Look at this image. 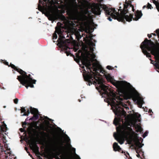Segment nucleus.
Returning a JSON list of instances; mask_svg holds the SVG:
<instances>
[{
	"instance_id": "nucleus-1",
	"label": "nucleus",
	"mask_w": 159,
	"mask_h": 159,
	"mask_svg": "<svg viewBox=\"0 0 159 159\" xmlns=\"http://www.w3.org/2000/svg\"><path fill=\"white\" fill-rule=\"evenodd\" d=\"M81 61L82 64L90 71H86L84 70L85 72L87 73L86 74H83L84 80L88 83V85H90L93 84L96 85L97 84L99 85V88L103 91L104 94L107 95L110 94L109 92L110 90L108 86L103 84L104 81L103 78L99 77L100 75V74L97 71L93 72L91 70L92 64L90 60L88 57L84 56L81 59Z\"/></svg>"
},
{
	"instance_id": "nucleus-2",
	"label": "nucleus",
	"mask_w": 159,
	"mask_h": 159,
	"mask_svg": "<svg viewBox=\"0 0 159 159\" xmlns=\"http://www.w3.org/2000/svg\"><path fill=\"white\" fill-rule=\"evenodd\" d=\"M129 3L125 2L124 4V9L120 14L117 12L115 8H108L106 6L104 7L106 15L108 17V19L110 21L112 20V19H117L119 21H121L124 23H126L125 20L126 21L130 22L133 19L134 20H138L143 15L141 11L137 10L135 13V17L133 18V15L129 13L127 8L129 7Z\"/></svg>"
},
{
	"instance_id": "nucleus-3",
	"label": "nucleus",
	"mask_w": 159,
	"mask_h": 159,
	"mask_svg": "<svg viewBox=\"0 0 159 159\" xmlns=\"http://www.w3.org/2000/svg\"><path fill=\"white\" fill-rule=\"evenodd\" d=\"M110 94L106 95L109 97L111 103L114 104H116L115 109L116 111V115L117 116V118H115L114 121L113 123L116 126L119 125L121 122L122 123L124 122L122 116L125 117L126 114V111L124 110L123 108L121 107L120 106H121L122 107L125 108L129 109L127 105L124 103L122 101L123 100L124 98V95L121 94L120 96L123 97V98H120V96H117L116 94L113 92H109Z\"/></svg>"
},
{
	"instance_id": "nucleus-4",
	"label": "nucleus",
	"mask_w": 159,
	"mask_h": 159,
	"mask_svg": "<svg viewBox=\"0 0 159 159\" xmlns=\"http://www.w3.org/2000/svg\"><path fill=\"white\" fill-rule=\"evenodd\" d=\"M156 45L151 39L145 38L141 43L140 48L143 53L148 58H151V56L148 51L150 52L151 54L154 56L156 63L154 62V66L159 70V55L156 49ZM159 73V71L157 70Z\"/></svg>"
},
{
	"instance_id": "nucleus-5",
	"label": "nucleus",
	"mask_w": 159,
	"mask_h": 159,
	"mask_svg": "<svg viewBox=\"0 0 159 159\" xmlns=\"http://www.w3.org/2000/svg\"><path fill=\"white\" fill-rule=\"evenodd\" d=\"M9 66L11 67L15 70L18 72L21 75L17 76V79L22 85L25 86L27 89L30 87L34 88V84H35L36 80L33 79L30 74L28 75L26 73L20 69L18 68L14 65L10 63Z\"/></svg>"
},
{
	"instance_id": "nucleus-6",
	"label": "nucleus",
	"mask_w": 159,
	"mask_h": 159,
	"mask_svg": "<svg viewBox=\"0 0 159 159\" xmlns=\"http://www.w3.org/2000/svg\"><path fill=\"white\" fill-rule=\"evenodd\" d=\"M9 66L11 67L15 70L18 72L21 75L17 76V79L22 85L25 86L27 89L30 87L34 88V84H35L36 80L33 79L30 74L28 75L26 73L20 69L18 68L14 65L10 63Z\"/></svg>"
},
{
	"instance_id": "nucleus-7",
	"label": "nucleus",
	"mask_w": 159,
	"mask_h": 159,
	"mask_svg": "<svg viewBox=\"0 0 159 159\" xmlns=\"http://www.w3.org/2000/svg\"><path fill=\"white\" fill-rule=\"evenodd\" d=\"M119 131L122 135H118L116 136L114 134V136L115 139L120 144L124 143V138H127L130 135L131 133H134L131 127L126 125L123 126L120 125Z\"/></svg>"
},
{
	"instance_id": "nucleus-8",
	"label": "nucleus",
	"mask_w": 159,
	"mask_h": 159,
	"mask_svg": "<svg viewBox=\"0 0 159 159\" xmlns=\"http://www.w3.org/2000/svg\"><path fill=\"white\" fill-rule=\"evenodd\" d=\"M117 89V91L119 93H121V95H123L124 98L127 100L131 97V93H128L123 85L121 81H113L111 82Z\"/></svg>"
},
{
	"instance_id": "nucleus-9",
	"label": "nucleus",
	"mask_w": 159,
	"mask_h": 159,
	"mask_svg": "<svg viewBox=\"0 0 159 159\" xmlns=\"http://www.w3.org/2000/svg\"><path fill=\"white\" fill-rule=\"evenodd\" d=\"M128 92L131 93V97L129 99L133 98L135 101H136L138 104L140 106L141 108L142 107V105L144 103L143 98L140 97L138 93H136L131 91H128Z\"/></svg>"
},
{
	"instance_id": "nucleus-10",
	"label": "nucleus",
	"mask_w": 159,
	"mask_h": 159,
	"mask_svg": "<svg viewBox=\"0 0 159 159\" xmlns=\"http://www.w3.org/2000/svg\"><path fill=\"white\" fill-rule=\"evenodd\" d=\"M63 41L62 40L59 43L60 44L61 47L62 48V50L64 51L65 53H66V55L68 56L70 55L71 56H74L70 52V51L68 49H70L69 48L67 45V43H68V39Z\"/></svg>"
},
{
	"instance_id": "nucleus-11",
	"label": "nucleus",
	"mask_w": 159,
	"mask_h": 159,
	"mask_svg": "<svg viewBox=\"0 0 159 159\" xmlns=\"http://www.w3.org/2000/svg\"><path fill=\"white\" fill-rule=\"evenodd\" d=\"M63 24L60 22H58L57 24V27L55 28V32L57 33L59 35H61L62 34V28Z\"/></svg>"
},
{
	"instance_id": "nucleus-12",
	"label": "nucleus",
	"mask_w": 159,
	"mask_h": 159,
	"mask_svg": "<svg viewBox=\"0 0 159 159\" xmlns=\"http://www.w3.org/2000/svg\"><path fill=\"white\" fill-rule=\"evenodd\" d=\"M101 8L99 6H96L93 10V12L94 13L97 15H100L101 14Z\"/></svg>"
},
{
	"instance_id": "nucleus-13",
	"label": "nucleus",
	"mask_w": 159,
	"mask_h": 159,
	"mask_svg": "<svg viewBox=\"0 0 159 159\" xmlns=\"http://www.w3.org/2000/svg\"><path fill=\"white\" fill-rule=\"evenodd\" d=\"M31 149L34 150V152H38L39 154V148L37 146L36 144L34 143H31Z\"/></svg>"
},
{
	"instance_id": "nucleus-14",
	"label": "nucleus",
	"mask_w": 159,
	"mask_h": 159,
	"mask_svg": "<svg viewBox=\"0 0 159 159\" xmlns=\"http://www.w3.org/2000/svg\"><path fill=\"white\" fill-rule=\"evenodd\" d=\"M113 147L114 151H118L120 152L121 150V148L118 145V143L116 142H115L113 145Z\"/></svg>"
},
{
	"instance_id": "nucleus-15",
	"label": "nucleus",
	"mask_w": 159,
	"mask_h": 159,
	"mask_svg": "<svg viewBox=\"0 0 159 159\" xmlns=\"http://www.w3.org/2000/svg\"><path fill=\"white\" fill-rule=\"evenodd\" d=\"M7 128L6 125L4 124L1 125H0V134H2V133L5 132L7 130Z\"/></svg>"
},
{
	"instance_id": "nucleus-16",
	"label": "nucleus",
	"mask_w": 159,
	"mask_h": 159,
	"mask_svg": "<svg viewBox=\"0 0 159 159\" xmlns=\"http://www.w3.org/2000/svg\"><path fill=\"white\" fill-rule=\"evenodd\" d=\"M30 113L34 115L39 113L38 110L36 108L30 107Z\"/></svg>"
},
{
	"instance_id": "nucleus-17",
	"label": "nucleus",
	"mask_w": 159,
	"mask_h": 159,
	"mask_svg": "<svg viewBox=\"0 0 159 159\" xmlns=\"http://www.w3.org/2000/svg\"><path fill=\"white\" fill-rule=\"evenodd\" d=\"M39 113L34 114L33 116L30 119V120H37L39 117Z\"/></svg>"
},
{
	"instance_id": "nucleus-18",
	"label": "nucleus",
	"mask_w": 159,
	"mask_h": 159,
	"mask_svg": "<svg viewBox=\"0 0 159 159\" xmlns=\"http://www.w3.org/2000/svg\"><path fill=\"white\" fill-rule=\"evenodd\" d=\"M135 128L136 129V132H140V133H142L143 129L141 126L137 125L135 127Z\"/></svg>"
},
{
	"instance_id": "nucleus-19",
	"label": "nucleus",
	"mask_w": 159,
	"mask_h": 159,
	"mask_svg": "<svg viewBox=\"0 0 159 159\" xmlns=\"http://www.w3.org/2000/svg\"><path fill=\"white\" fill-rule=\"evenodd\" d=\"M153 3L155 5L158 11L159 12V2L158 1L152 0Z\"/></svg>"
},
{
	"instance_id": "nucleus-20",
	"label": "nucleus",
	"mask_w": 159,
	"mask_h": 159,
	"mask_svg": "<svg viewBox=\"0 0 159 159\" xmlns=\"http://www.w3.org/2000/svg\"><path fill=\"white\" fill-rule=\"evenodd\" d=\"M106 78L108 81H109L111 82L113 81L112 77L109 74L106 76Z\"/></svg>"
},
{
	"instance_id": "nucleus-21",
	"label": "nucleus",
	"mask_w": 159,
	"mask_h": 159,
	"mask_svg": "<svg viewBox=\"0 0 159 159\" xmlns=\"http://www.w3.org/2000/svg\"><path fill=\"white\" fill-rule=\"evenodd\" d=\"M58 17L60 19L63 21H64L66 20V17L62 14L59 15Z\"/></svg>"
},
{
	"instance_id": "nucleus-22",
	"label": "nucleus",
	"mask_w": 159,
	"mask_h": 159,
	"mask_svg": "<svg viewBox=\"0 0 159 159\" xmlns=\"http://www.w3.org/2000/svg\"><path fill=\"white\" fill-rule=\"evenodd\" d=\"M89 45L90 46V47H92L95 46V44L94 43L92 39H89Z\"/></svg>"
},
{
	"instance_id": "nucleus-23",
	"label": "nucleus",
	"mask_w": 159,
	"mask_h": 159,
	"mask_svg": "<svg viewBox=\"0 0 159 159\" xmlns=\"http://www.w3.org/2000/svg\"><path fill=\"white\" fill-rule=\"evenodd\" d=\"M77 40H80L81 38V36L79 32L75 34Z\"/></svg>"
},
{
	"instance_id": "nucleus-24",
	"label": "nucleus",
	"mask_w": 159,
	"mask_h": 159,
	"mask_svg": "<svg viewBox=\"0 0 159 159\" xmlns=\"http://www.w3.org/2000/svg\"><path fill=\"white\" fill-rule=\"evenodd\" d=\"M40 134H43L46 137H48L49 139H50V137H49V135L48 134H47L46 133L44 132V131H42L40 132Z\"/></svg>"
},
{
	"instance_id": "nucleus-25",
	"label": "nucleus",
	"mask_w": 159,
	"mask_h": 159,
	"mask_svg": "<svg viewBox=\"0 0 159 159\" xmlns=\"http://www.w3.org/2000/svg\"><path fill=\"white\" fill-rule=\"evenodd\" d=\"M143 145V144L141 143L139 141L138 143L136 145V146L138 147L139 149L141 148Z\"/></svg>"
},
{
	"instance_id": "nucleus-26",
	"label": "nucleus",
	"mask_w": 159,
	"mask_h": 159,
	"mask_svg": "<svg viewBox=\"0 0 159 159\" xmlns=\"http://www.w3.org/2000/svg\"><path fill=\"white\" fill-rule=\"evenodd\" d=\"M91 67H92L91 68V70H93V71H94L96 72L98 70L97 68L95 67H94V65H93L92 66H91Z\"/></svg>"
},
{
	"instance_id": "nucleus-27",
	"label": "nucleus",
	"mask_w": 159,
	"mask_h": 159,
	"mask_svg": "<svg viewBox=\"0 0 159 159\" xmlns=\"http://www.w3.org/2000/svg\"><path fill=\"white\" fill-rule=\"evenodd\" d=\"M89 49L90 52L93 54V56H95V55L93 54L94 50L93 48L92 47H90Z\"/></svg>"
},
{
	"instance_id": "nucleus-28",
	"label": "nucleus",
	"mask_w": 159,
	"mask_h": 159,
	"mask_svg": "<svg viewBox=\"0 0 159 159\" xmlns=\"http://www.w3.org/2000/svg\"><path fill=\"white\" fill-rule=\"evenodd\" d=\"M26 109H25V107H22L20 109L21 110V113H22L23 112H26Z\"/></svg>"
},
{
	"instance_id": "nucleus-29",
	"label": "nucleus",
	"mask_w": 159,
	"mask_h": 159,
	"mask_svg": "<svg viewBox=\"0 0 159 159\" xmlns=\"http://www.w3.org/2000/svg\"><path fill=\"white\" fill-rule=\"evenodd\" d=\"M136 150V153L138 154L139 153H140L141 152H142L143 153V152L141 149H140L139 148L136 149V148L135 149Z\"/></svg>"
},
{
	"instance_id": "nucleus-30",
	"label": "nucleus",
	"mask_w": 159,
	"mask_h": 159,
	"mask_svg": "<svg viewBox=\"0 0 159 159\" xmlns=\"http://www.w3.org/2000/svg\"><path fill=\"white\" fill-rule=\"evenodd\" d=\"M86 38L87 39H92V40L93 39V36L92 35V34H90L89 36H86Z\"/></svg>"
},
{
	"instance_id": "nucleus-31",
	"label": "nucleus",
	"mask_w": 159,
	"mask_h": 159,
	"mask_svg": "<svg viewBox=\"0 0 159 159\" xmlns=\"http://www.w3.org/2000/svg\"><path fill=\"white\" fill-rule=\"evenodd\" d=\"M147 7L148 9H152V7L151 4H150L149 3H148V5Z\"/></svg>"
},
{
	"instance_id": "nucleus-32",
	"label": "nucleus",
	"mask_w": 159,
	"mask_h": 159,
	"mask_svg": "<svg viewBox=\"0 0 159 159\" xmlns=\"http://www.w3.org/2000/svg\"><path fill=\"white\" fill-rule=\"evenodd\" d=\"M84 13L85 15H90V13L89 12V11L88 10L85 11L84 12Z\"/></svg>"
},
{
	"instance_id": "nucleus-33",
	"label": "nucleus",
	"mask_w": 159,
	"mask_h": 159,
	"mask_svg": "<svg viewBox=\"0 0 159 159\" xmlns=\"http://www.w3.org/2000/svg\"><path fill=\"white\" fill-rule=\"evenodd\" d=\"M57 34H56V33H54L53 34L52 37L53 39H57Z\"/></svg>"
},
{
	"instance_id": "nucleus-34",
	"label": "nucleus",
	"mask_w": 159,
	"mask_h": 159,
	"mask_svg": "<svg viewBox=\"0 0 159 159\" xmlns=\"http://www.w3.org/2000/svg\"><path fill=\"white\" fill-rule=\"evenodd\" d=\"M148 132L147 131H146L143 134V137L144 138L147 136Z\"/></svg>"
},
{
	"instance_id": "nucleus-35",
	"label": "nucleus",
	"mask_w": 159,
	"mask_h": 159,
	"mask_svg": "<svg viewBox=\"0 0 159 159\" xmlns=\"http://www.w3.org/2000/svg\"><path fill=\"white\" fill-rule=\"evenodd\" d=\"M0 147H1V152H5V151L4 149V148H3L2 146L1 145V143H0Z\"/></svg>"
},
{
	"instance_id": "nucleus-36",
	"label": "nucleus",
	"mask_w": 159,
	"mask_h": 159,
	"mask_svg": "<svg viewBox=\"0 0 159 159\" xmlns=\"http://www.w3.org/2000/svg\"><path fill=\"white\" fill-rule=\"evenodd\" d=\"M155 32L158 36V38H159V29L156 30Z\"/></svg>"
},
{
	"instance_id": "nucleus-37",
	"label": "nucleus",
	"mask_w": 159,
	"mask_h": 159,
	"mask_svg": "<svg viewBox=\"0 0 159 159\" xmlns=\"http://www.w3.org/2000/svg\"><path fill=\"white\" fill-rule=\"evenodd\" d=\"M129 5H130V7H132V10L133 11H134V6L132 5L131 4H129Z\"/></svg>"
},
{
	"instance_id": "nucleus-38",
	"label": "nucleus",
	"mask_w": 159,
	"mask_h": 159,
	"mask_svg": "<svg viewBox=\"0 0 159 159\" xmlns=\"http://www.w3.org/2000/svg\"><path fill=\"white\" fill-rule=\"evenodd\" d=\"M18 99L17 98H16L14 100V102L15 103L17 104L18 103Z\"/></svg>"
},
{
	"instance_id": "nucleus-39",
	"label": "nucleus",
	"mask_w": 159,
	"mask_h": 159,
	"mask_svg": "<svg viewBox=\"0 0 159 159\" xmlns=\"http://www.w3.org/2000/svg\"><path fill=\"white\" fill-rule=\"evenodd\" d=\"M60 147L62 148H64V147L63 146V143L62 142V141H61L60 142Z\"/></svg>"
},
{
	"instance_id": "nucleus-40",
	"label": "nucleus",
	"mask_w": 159,
	"mask_h": 159,
	"mask_svg": "<svg viewBox=\"0 0 159 159\" xmlns=\"http://www.w3.org/2000/svg\"><path fill=\"white\" fill-rule=\"evenodd\" d=\"M107 68L108 70H111L113 69V68L110 66H107Z\"/></svg>"
},
{
	"instance_id": "nucleus-41",
	"label": "nucleus",
	"mask_w": 159,
	"mask_h": 159,
	"mask_svg": "<svg viewBox=\"0 0 159 159\" xmlns=\"http://www.w3.org/2000/svg\"><path fill=\"white\" fill-rule=\"evenodd\" d=\"M26 113H27L28 114V115L30 113V110L29 109H28V108H27L26 109Z\"/></svg>"
},
{
	"instance_id": "nucleus-42",
	"label": "nucleus",
	"mask_w": 159,
	"mask_h": 159,
	"mask_svg": "<svg viewBox=\"0 0 159 159\" xmlns=\"http://www.w3.org/2000/svg\"><path fill=\"white\" fill-rule=\"evenodd\" d=\"M148 112L149 113H150V114L151 115H152V114L153 113V112L152 111V110L150 109H149Z\"/></svg>"
},
{
	"instance_id": "nucleus-43",
	"label": "nucleus",
	"mask_w": 159,
	"mask_h": 159,
	"mask_svg": "<svg viewBox=\"0 0 159 159\" xmlns=\"http://www.w3.org/2000/svg\"><path fill=\"white\" fill-rule=\"evenodd\" d=\"M149 60L151 61V63L153 64H153H154V62H155V63H156L157 62V61H154L152 60L151 58H150ZM155 60H156V59H155Z\"/></svg>"
},
{
	"instance_id": "nucleus-44",
	"label": "nucleus",
	"mask_w": 159,
	"mask_h": 159,
	"mask_svg": "<svg viewBox=\"0 0 159 159\" xmlns=\"http://www.w3.org/2000/svg\"><path fill=\"white\" fill-rule=\"evenodd\" d=\"M4 63L5 64V65H7V66H9V64H8V62H7L6 61H4Z\"/></svg>"
},
{
	"instance_id": "nucleus-45",
	"label": "nucleus",
	"mask_w": 159,
	"mask_h": 159,
	"mask_svg": "<svg viewBox=\"0 0 159 159\" xmlns=\"http://www.w3.org/2000/svg\"><path fill=\"white\" fill-rule=\"evenodd\" d=\"M24 113L22 115L23 116H28V115L26 113V112H24Z\"/></svg>"
},
{
	"instance_id": "nucleus-46",
	"label": "nucleus",
	"mask_w": 159,
	"mask_h": 159,
	"mask_svg": "<svg viewBox=\"0 0 159 159\" xmlns=\"http://www.w3.org/2000/svg\"><path fill=\"white\" fill-rule=\"evenodd\" d=\"M148 37L149 38H150L152 37V34H148Z\"/></svg>"
},
{
	"instance_id": "nucleus-47",
	"label": "nucleus",
	"mask_w": 159,
	"mask_h": 159,
	"mask_svg": "<svg viewBox=\"0 0 159 159\" xmlns=\"http://www.w3.org/2000/svg\"><path fill=\"white\" fill-rule=\"evenodd\" d=\"M137 157L139 158H141L140 156V154L139 153L137 154L136 155Z\"/></svg>"
},
{
	"instance_id": "nucleus-48",
	"label": "nucleus",
	"mask_w": 159,
	"mask_h": 159,
	"mask_svg": "<svg viewBox=\"0 0 159 159\" xmlns=\"http://www.w3.org/2000/svg\"><path fill=\"white\" fill-rule=\"evenodd\" d=\"M26 124V122H25L22 125V126L23 127H24V125H25Z\"/></svg>"
},
{
	"instance_id": "nucleus-49",
	"label": "nucleus",
	"mask_w": 159,
	"mask_h": 159,
	"mask_svg": "<svg viewBox=\"0 0 159 159\" xmlns=\"http://www.w3.org/2000/svg\"><path fill=\"white\" fill-rule=\"evenodd\" d=\"M49 17L52 18V19H53V16H52V15L50 14L49 15Z\"/></svg>"
},
{
	"instance_id": "nucleus-50",
	"label": "nucleus",
	"mask_w": 159,
	"mask_h": 159,
	"mask_svg": "<svg viewBox=\"0 0 159 159\" xmlns=\"http://www.w3.org/2000/svg\"><path fill=\"white\" fill-rule=\"evenodd\" d=\"M49 0H43V1L45 2H48L49 1Z\"/></svg>"
},
{
	"instance_id": "nucleus-51",
	"label": "nucleus",
	"mask_w": 159,
	"mask_h": 159,
	"mask_svg": "<svg viewBox=\"0 0 159 159\" xmlns=\"http://www.w3.org/2000/svg\"><path fill=\"white\" fill-rule=\"evenodd\" d=\"M66 136H67V139L68 140V142H69V141H70V139H69V138L67 136V135H66Z\"/></svg>"
},
{
	"instance_id": "nucleus-52",
	"label": "nucleus",
	"mask_w": 159,
	"mask_h": 159,
	"mask_svg": "<svg viewBox=\"0 0 159 159\" xmlns=\"http://www.w3.org/2000/svg\"><path fill=\"white\" fill-rule=\"evenodd\" d=\"M152 34L154 36H156L157 35V34H156L155 33H152Z\"/></svg>"
},
{
	"instance_id": "nucleus-53",
	"label": "nucleus",
	"mask_w": 159,
	"mask_h": 159,
	"mask_svg": "<svg viewBox=\"0 0 159 159\" xmlns=\"http://www.w3.org/2000/svg\"><path fill=\"white\" fill-rule=\"evenodd\" d=\"M146 6H144L143 7V9H144L146 7Z\"/></svg>"
},
{
	"instance_id": "nucleus-54",
	"label": "nucleus",
	"mask_w": 159,
	"mask_h": 159,
	"mask_svg": "<svg viewBox=\"0 0 159 159\" xmlns=\"http://www.w3.org/2000/svg\"><path fill=\"white\" fill-rule=\"evenodd\" d=\"M127 155H128V156H129V153H128V152H127Z\"/></svg>"
},
{
	"instance_id": "nucleus-55",
	"label": "nucleus",
	"mask_w": 159,
	"mask_h": 159,
	"mask_svg": "<svg viewBox=\"0 0 159 159\" xmlns=\"http://www.w3.org/2000/svg\"><path fill=\"white\" fill-rule=\"evenodd\" d=\"M3 139H5V137H3Z\"/></svg>"
},
{
	"instance_id": "nucleus-56",
	"label": "nucleus",
	"mask_w": 159,
	"mask_h": 159,
	"mask_svg": "<svg viewBox=\"0 0 159 159\" xmlns=\"http://www.w3.org/2000/svg\"><path fill=\"white\" fill-rule=\"evenodd\" d=\"M93 41L94 42H96V41L95 40H93Z\"/></svg>"
},
{
	"instance_id": "nucleus-57",
	"label": "nucleus",
	"mask_w": 159,
	"mask_h": 159,
	"mask_svg": "<svg viewBox=\"0 0 159 159\" xmlns=\"http://www.w3.org/2000/svg\"><path fill=\"white\" fill-rule=\"evenodd\" d=\"M73 149L75 150V149L74 148H73Z\"/></svg>"
},
{
	"instance_id": "nucleus-58",
	"label": "nucleus",
	"mask_w": 159,
	"mask_h": 159,
	"mask_svg": "<svg viewBox=\"0 0 159 159\" xmlns=\"http://www.w3.org/2000/svg\"><path fill=\"white\" fill-rule=\"evenodd\" d=\"M21 129V130H23V129L21 128V129Z\"/></svg>"
},
{
	"instance_id": "nucleus-59",
	"label": "nucleus",
	"mask_w": 159,
	"mask_h": 159,
	"mask_svg": "<svg viewBox=\"0 0 159 159\" xmlns=\"http://www.w3.org/2000/svg\"><path fill=\"white\" fill-rule=\"evenodd\" d=\"M21 129V130H23V129L21 128V129Z\"/></svg>"
},
{
	"instance_id": "nucleus-60",
	"label": "nucleus",
	"mask_w": 159,
	"mask_h": 159,
	"mask_svg": "<svg viewBox=\"0 0 159 159\" xmlns=\"http://www.w3.org/2000/svg\"><path fill=\"white\" fill-rule=\"evenodd\" d=\"M3 142H4V143H6V142L4 141H3Z\"/></svg>"
},
{
	"instance_id": "nucleus-61",
	"label": "nucleus",
	"mask_w": 159,
	"mask_h": 159,
	"mask_svg": "<svg viewBox=\"0 0 159 159\" xmlns=\"http://www.w3.org/2000/svg\"><path fill=\"white\" fill-rule=\"evenodd\" d=\"M102 72V71L100 70V72Z\"/></svg>"
},
{
	"instance_id": "nucleus-62",
	"label": "nucleus",
	"mask_w": 159,
	"mask_h": 159,
	"mask_svg": "<svg viewBox=\"0 0 159 159\" xmlns=\"http://www.w3.org/2000/svg\"><path fill=\"white\" fill-rule=\"evenodd\" d=\"M126 156L127 157H128V156L126 155Z\"/></svg>"
},
{
	"instance_id": "nucleus-63",
	"label": "nucleus",
	"mask_w": 159,
	"mask_h": 159,
	"mask_svg": "<svg viewBox=\"0 0 159 159\" xmlns=\"http://www.w3.org/2000/svg\"><path fill=\"white\" fill-rule=\"evenodd\" d=\"M79 159H80V157H79Z\"/></svg>"
},
{
	"instance_id": "nucleus-64",
	"label": "nucleus",
	"mask_w": 159,
	"mask_h": 159,
	"mask_svg": "<svg viewBox=\"0 0 159 159\" xmlns=\"http://www.w3.org/2000/svg\"><path fill=\"white\" fill-rule=\"evenodd\" d=\"M158 41H159V39H158Z\"/></svg>"
}]
</instances>
